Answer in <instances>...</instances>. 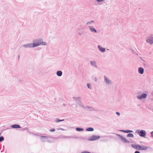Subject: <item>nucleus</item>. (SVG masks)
<instances>
[{"label":"nucleus","mask_w":153,"mask_h":153,"mask_svg":"<svg viewBox=\"0 0 153 153\" xmlns=\"http://www.w3.org/2000/svg\"><path fill=\"white\" fill-rule=\"evenodd\" d=\"M134 153H140V152L138 151H136L134 152Z\"/></svg>","instance_id":"nucleus-38"},{"label":"nucleus","mask_w":153,"mask_h":153,"mask_svg":"<svg viewBox=\"0 0 153 153\" xmlns=\"http://www.w3.org/2000/svg\"><path fill=\"white\" fill-rule=\"evenodd\" d=\"M116 114H117L118 116H120V113L118 112H116Z\"/></svg>","instance_id":"nucleus-35"},{"label":"nucleus","mask_w":153,"mask_h":153,"mask_svg":"<svg viewBox=\"0 0 153 153\" xmlns=\"http://www.w3.org/2000/svg\"><path fill=\"white\" fill-rule=\"evenodd\" d=\"M49 137H49L41 136L40 139L41 140L42 142H48L49 143H51V142L48 139V138Z\"/></svg>","instance_id":"nucleus-7"},{"label":"nucleus","mask_w":153,"mask_h":153,"mask_svg":"<svg viewBox=\"0 0 153 153\" xmlns=\"http://www.w3.org/2000/svg\"><path fill=\"white\" fill-rule=\"evenodd\" d=\"M139 58H140V59L143 61V62H146V61L144 60L141 57V56H140Z\"/></svg>","instance_id":"nucleus-33"},{"label":"nucleus","mask_w":153,"mask_h":153,"mask_svg":"<svg viewBox=\"0 0 153 153\" xmlns=\"http://www.w3.org/2000/svg\"><path fill=\"white\" fill-rule=\"evenodd\" d=\"M59 129L62 130H64L63 129L61 128H60Z\"/></svg>","instance_id":"nucleus-39"},{"label":"nucleus","mask_w":153,"mask_h":153,"mask_svg":"<svg viewBox=\"0 0 153 153\" xmlns=\"http://www.w3.org/2000/svg\"><path fill=\"white\" fill-rule=\"evenodd\" d=\"M64 138H71V137L70 136H65L64 137Z\"/></svg>","instance_id":"nucleus-37"},{"label":"nucleus","mask_w":153,"mask_h":153,"mask_svg":"<svg viewBox=\"0 0 153 153\" xmlns=\"http://www.w3.org/2000/svg\"><path fill=\"white\" fill-rule=\"evenodd\" d=\"M19 57V56H18V57Z\"/></svg>","instance_id":"nucleus-45"},{"label":"nucleus","mask_w":153,"mask_h":153,"mask_svg":"<svg viewBox=\"0 0 153 153\" xmlns=\"http://www.w3.org/2000/svg\"><path fill=\"white\" fill-rule=\"evenodd\" d=\"M1 133H0V135L1 134Z\"/></svg>","instance_id":"nucleus-46"},{"label":"nucleus","mask_w":153,"mask_h":153,"mask_svg":"<svg viewBox=\"0 0 153 153\" xmlns=\"http://www.w3.org/2000/svg\"><path fill=\"white\" fill-rule=\"evenodd\" d=\"M75 107H76V108H77V105H76V106H75Z\"/></svg>","instance_id":"nucleus-43"},{"label":"nucleus","mask_w":153,"mask_h":153,"mask_svg":"<svg viewBox=\"0 0 153 153\" xmlns=\"http://www.w3.org/2000/svg\"><path fill=\"white\" fill-rule=\"evenodd\" d=\"M131 147L134 149L137 150H146L148 149V147L144 146H141L135 144H132Z\"/></svg>","instance_id":"nucleus-2"},{"label":"nucleus","mask_w":153,"mask_h":153,"mask_svg":"<svg viewBox=\"0 0 153 153\" xmlns=\"http://www.w3.org/2000/svg\"><path fill=\"white\" fill-rule=\"evenodd\" d=\"M88 27L89 29V30L91 32L94 33H97V30L92 26H88Z\"/></svg>","instance_id":"nucleus-10"},{"label":"nucleus","mask_w":153,"mask_h":153,"mask_svg":"<svg viewBox=\"0 0 153 153\" xmlns=\"http://www.w3.org/2000/svg\"><path fill=\"white\" fill-rule=\"evenodd\" d=\"M104 81L106 85H110L112 84V80L105 76H104Z\"/></svg>","instance_id":"nucleus-3"},{"label":"nucleus","mask_w":153,"mask_h":153,"mask_svg":"<svg viewBox=\"0 0 153 153\" xmlns=\"http://www.w3.org/2000/svg\"><path fill=\"white\" fill-rule=\"evenodd\" d=\"M64 120V119L61 120H59L58 118H56L55 119V121L56 123H58V122H60L63 121Z\"/></svg>","instance_id":"nucleus-23"},{"label":"nucleus","mask_w":153,"mask_h":153,"mask_svg":"<svg viewBox=\"0 0 153 153\" xmlns=\"http://www.w3.org/2000/svg\"><path fill=\"white\" fill-rule=\"evenodd\" d=\"M4 137L3 136H1L0 137V142H2L4 141Z\"/></svg>","instance_id":"nucleus-25"},{"label":"nucleus","mask_w":153,"mask_h":153,"mask_svg":"<svg viewBox=\"0 0 153 153\" xmlns=\"http://www.w3.org/2000/svg\"><path fill=\"white\" fill-rule=\"evenodd\" d=\"M87 86L88 88L91 89V86L89 84H87Z\"/></svg>","instance_id":"nucleus-26"},{"label":"nucleus","mask_w":153,"mask_h":153,"mask_svg":"<svg viewBox=\"0 0 153 153\" xmlns=\"http://www.w3.org/2000/svg\"><path fill=\"white\" fill-rule=\"evenodd\" d=\"M140 91H139V92H138L137 93V94H140Z\"/></svg>","instance_id":"nucleus-40"},{"label":"nucleus","mask_w":153,"mask_h":153,"mask_svg":"<svg viewBox=\"0 0 153 153\" xmlns=\"http://www.w3.org/2000/svg\"><path fill=\"white\" fill-rule=\"evenodd\" d=\"M76 131H84V129L83 128H76Z\"/></svg>","instance_id":"nucleus-20"},{"label":"nucleus","mask_w":153,"mask_h":153,"mask_svg":"<svg viewBox=\"0 0 153 153\" xmlns=\"http://www.w3.org/2000/svg\"><path fill=\"white\" fill-rule=\"evenodd\" d=\"M137 55L138 56V54H137Z\"/></svg>","instance_id":"nucleus-44"},{"label":"nucleus","mask_w":153,"mask_h":153,"mask_svg":"<svg viewBox=\"0 0 153 153\" xmlns=\"http://www.w3.org/2000/svg\"><path fill=\"white\" fill-rule=\"evenodd\" d=\"M89 111H98V110L97 109H95L94 108H93L92 107H91L89 109Z\"/></svg>","instance_id":"nucleus-24"},{"label":"nucleus","mask_w":153,"mask_h":153,"mask_svg":"<svg viewBox=\"0 0 153 153\" xmlns=\"http://www.w3.org/2000/svg\"><path fill=\"white\" fill-rule=\"evenodd\" d=\"M97 2H104L105 0H96Z\"/></svg>","instance_id":"nucleus-29"},{"label":"nucleus","mask_w":153,"mask_h":153,"mask_svg":"<svg viewBox=\"0 0 153 153\" xmlns=\"http://www.w3.org/2000/svg\"><path fill=\"white\" fill-rule=\"evenodd\" d=\"M94 80L95 82H97V78L96 77H95L94 78Z\"/></svg>","instance_id":"nucleus-36"},{"label":"nucleus","mask_w":153,"mask_h":153,"mask_svg":"<svg viewBox=\"0 0 153 153\" xmlns=\"http://www.w3.org/2000/svg\"><path fill=\"white\" fill-rule=\"evenodd\" d=\"M146 42L150 45L153 44V34H152L147 37Z\"/></svg>","instance_id":"nucleus-4"},{"label":"nucleus","mask_w":153,"mask_h":153,"mask_svg":"<svg viewBox=\"0 0 153 153\" xmlns=\"http://www.w3.org/2000/svg\"><path fill=\"white\" fill-rule=\"evenodd\" d=\"M98 48L99 50L102 52H104L105 51V48H104L101 47L100 45L98 46Z\"/></svg>","instance_id":"nucleus-13"},{"label":"nucleus","mask_w":153,"mask_h":153,"mask_svg":"<svg viewBox=\"0 0 153 153\" xmlns=\"http://www.w3.org/2000/svg\"><path fill=\"white\" fill-rule=\"evenodd\" d=\"M62 72L61 71H58L56 72L57 76H62Z\"/></svg>","instance_id":"nucleus-17"},{"label":"nucleus","mask_w":153,"mask_h":153,"mask_svg":"<svg viewBox=\"0 0 153 153\" xmlns=\"http://www.w3.org/2000/svg\"><path fill=\"white\" fill-rule=\"evenodd\" d=\"M91 65L95 68L97 67V63L95 60H91L90 61Z\"/></svg>","instance_id":"nucleus-12"},{"label":"nucleus","mask_w":153,"mask_h":153,"mask_svg":"<svg viewBox=\"0 0 153 153\" xmlns=\"http://www.w3.org/2000/svg\"><path fill=\"white\" fill-rule=\"evenodd\" d=\"M150 135H151V137L153 138V131H152V132H151Z\"/></svg>","instance_id":"nucleus-30"},{"label":"nucleus","mask_w":153,"mask_h":153,"mask_svg":"<svg viewBox=\"0 0 153 153\" xmlns=\"http://www.w3.org/2000/svg\"><path fill=\"white\" fill-rule=\"evenodd\" d=\"M94 128H91V127H89V128H87L85 130L86 131H94Z\"/></svg>","instance_id":"nucleus-18"},{"label":"nucleus","mask_w":153,"mask_h":153,"mask_svg":"<svg viewBox=\"0 0 153 153\" xmlns=\"http://www.w3.org/2000/svg\"><path fill=\"white\" fill-rule=\"evenodd\" d=\"M117 135L121 139L122 141L124 143H129V141L126 139L124 137L121 135L120 134H117Z\"/></svg>","instance_id":"nucleus-9"},{"label":"nucleus","mask_w":153,"mask_h":153,"mask_svg":"<svg viewBox=\"0 0 153 153\" xmlns=\"http://www.w3.org/2000/svg\"><path fill=\"white\" fill-rule=\"evenodd\" d=\"M127 136L128 137L133 138L134 137V135L132 134L129 133L127 134Z\"/></svg>","instance_id":"nucleus-22"},{"label":"nucleus","mask_w":153,"mask_h":153,"mask_svg":"<svg viewBox=\"0 0 153 153\" xmlns=\"http://www.w3.org/2000/svg\"><path fill=\"white\" fill-rule=\"evenodd\" d=\"M147 96L146 94H143L137 96V98L139 99H141L146 98Z\"/></svg>","instance_id":"nucleus-11"},{"label":"nucleus","mask_w":153,"mask_h":153,"mask_svg":"<svg viewBox=\"0 0 153 153\" xmlns=\"http://www.w3.org/2000/svg\"><path fill=\"white\" fill-rule=\"evenodd\" d=\"M100 137L99 136L93 135L91 136L88 140L89 141H94L99 139Z\"/></svg>","instance_id":"nucleus-8"},{"label":"nucleus","mask_w":153,"mask_h":153,"mask_svg":"<svg viewBox=\"0 0 153 153\" xmlns=\"http://www.w3.org/2000/svg\"><path fill=\"white\" fill-rule=\"evenodd\" d=\"M11 127L14 128H19L21 127L19 125L17 124H14L11 126Z\"/></svg>","instance_id":"nucleus-16"},{"label":"nucleus","mask_w":153,"mask_h":153,"mask_svg":"<svg viewBox=\"0 0 153 153\" xmlns=\"http://www.w3.org/2000/svg\"><path fill=\"white\" fill-rule=\"evenodd\" d=\"M81 153H91L90 152H88V151H83V152H81Z\"/></svg>","instance_id":"nucleus-32"},{"label":"nucleus","mask_w":153,"mask_h":153,"mask_svg":"<svg viewBox=\"0 0 153 153\" xmlns=\"http://www.w3.org/2000/svg\"><path fill=\"white\" fill-rule=\"evenodd\" d=\"M136 133L141 137H145L146 134V131L143 130H137L136 131Z\"/></svg>","instance_id":"nucleus-5"},{"label":"nucleus","mask_w":153,"mask_h":153,"mask_svg":"<svg viewBox=\"0 0 153 153\" xmlns=\"http://www.w3.org/2000/svg\"><path fill=\"white\" fill-rule=\"evenodd\" d=\"M90 107H89V106H87V108H89V109H90Z\"/></svg>","instance_id":"nucleus-41"},{"label":"nucleus","mask_w":153,"mask_h":153,"mask_svg":"<svg viewBox=\"0 0 153 153\" xmlns=\"http://www.w3.org/2000/svg\"><path fill=\"white\" fill-rule=\"evenodd\" d=\"M120 131H122L123 132L126 133V130H120Z\"/></svg>","instance_id":"nucleus-34"},{"label":"nucleus","mask_w":153,"mask_h":153,"mask_svg":"<svg viewBox=\"0 0 153 153\" xmlns=\"http://www.w3.org/2000/svg\"><path fill=\"white\" fill-rule=\"evenodd\" d=\"M95 23V21L94 20H92L90 22H88L86 23V25H92V24H94Z\"/></svg>","instance_id":"nucleus-19"},{"label":"nucleus","mask_w":153,"mask_h":153,"mask_svg":"<svg viewBox=\"0 0 153 153\" xmlns=\"http://www.w3.org/2000/svg\"><path fill=\"white\" fill-rule=\"evenodd\" d=\"M73 98L74 99V100L77 101V102L78 101L80 100V99L81 98V97H73Z\"/></svg>","instance_id":"nucleus-21"},{"label":"nucleus","mask_w":153,"mask_h":153,"mask_svg":"<svg viewBox=\"0 0 153 153\" xmlns=\"http://www.w3.org/2000/svg\"><path fill=\"white\" fill-rule=\"evenodd\" d=\"M32 43L34 48L38 47L40 45H46L47 43L46 42H43L41 39H37L33 40Z\"/></svg>","instance_id":"nucleus-1"},{"label":"nucleus","mask_w":153,"mask_h":153,"mask_svg":"<svg viewBox=\"0 0 153 153\" xmlns=\"http://www.w3.org/2000/svg\"><path fill=\"white\" fill-rule=\"evenodd\" d=\"M144 71V69L142 67H139L138 69V72L140 74H143Z\"/></svg>","instance_id":"nucleus-14"},{"label":"nucleus","mask_w":153,"mask_h":153,"mask_svg":"<svg viewBox=\"0 0 153 153\" xmlns=\"http://www.w3.org/2000/svg\"><path fill=\"white\" fill-rule=\"evenodd\" d=\"M25 130H27L28 131H29V130L27 129V127H25L24 128H23V129H21V130L24 131Z\"/></svg>","instance_id":"nucleus-31"},{"label":"nucleus","mask_w":153,"mask_h":153,"mask_svg":"<svg viewBox=\"0 0 153 153\" xmlns=\"http://www.w3.org/2000/svg\"><path fill=\"white\" fill-rule=\"evenodd\" d=\"M133 131L132 130H126V133H129L130 132H132Z\"/></svg>","instance_id":"nucleus-28"},{"label":"nucleus","mask_w":153,"mask_h":153,"mask_svg":"<svg viewBox=\"0 0 153 153\" xmlns=\"http://www.w3.org/2000/svg\"><path fill=\"white\" fill-rule=\"evenodd\" d=\"M21 48L23 49H26L27 48H34L33 44L32 43H27L26 44L23 45L21 46Z\"/></svg>","instance_id":"nucleus-6"},{"label":"nucleus","mask_w":153,"mask_h":153,"mask_svg":"<svg viewBox=\"0 0 153 153\" xmlns=\"http://www.w3.org/2000/svg\"><path fill=\"white\" fill-rule=\"evenodd\" d=\"M55 131V128H53L52 129H50L49 130V131L50 132H54Z\"/></svg>","instance_id":"nucleus-27"},{"label":"nucleus","mask_w":153,"mask_h":153,"mask_svg":"<svg viewBox=\"0 0 153 153\" xmlns=\"http://www.w3.org/2000/svg\"><path fill=\"white\" fill-rule=\"evenodd\" d=\"M79 35H81V34L80 33H79Z\"/></svg>","instance_id":"nucleus-42"},{"label":"nucleus","mask_w":153,"mask_h":153,"mask_svg":"<svg viewBox=\"0 0 153 153\" xmlns=\"http://www.w3.org/2000/svg\"><path fill=\"white\" fill-rule=\"evenodd\" d=\"M77 103L80 106H81L82 108H85V107L83 105V104L82 102L80 101H78L77 102Z\"/></svg>","instance_id":"nucleus-15"}]
</instances>
